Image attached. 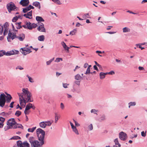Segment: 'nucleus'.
Returning a JSON list of instances; mask_svg holds the SVG:
<instances>
[{"instance_id":"4c0bfd02","label":"nucleus","mask_w":147,"mask_h":147,"mask_svg":"<svg viewBox=\"0 0 147 147\" xmlns=\"http://www.w3.org/2000/svg\"><path fill=\"white\" fill-rule=\"evenodd\" d=\"M26 76L28 78L29 81L31 83H32L34 82V80L32 78L30 77V76H29L28 75H27Z\"/></svg>"},{"instance_id":"2f4dec72","label":"nucleus","mask_w":147,"mask_h":147,"mask_svg":"<svg viewBox=\"0 0 147 147\" xmlns=\"http://www.w3.org/2000/svg\"><path fill=\"white\" fill-rule=\"evenodd\" d=\"M82 18H90V17L88 13H86L84 14L82 16Z\"/></svg>"},{"instance_id":"a18cd8bd","label":"nucleus","mask_w":147,"mask_h":147,"mask_svg":"<svg viewBox=\"0 0 147 147\" xmlns=\"http://www.w3.org/2000/svg\"><path fill=\"white\" fill-rule=\"evenodd\" d=\"M136 104L135 102H131L129 103V108L130 106H134L136 105Z\"/></svg>"},{"instance_id":"20e7f679","label":"nucleus","mask_w":147,"mask_h":147,"mask_svg":"<svg viewBox=\"0 0 147 147\" xmlns=\"http://www.w3.org/2000/svg\"><path fill=\"white\" fill-rule=\"evenodd\" d=\"M16 122L14 118H11L8 120L7 122V129L14 128Z\"/></svg>"},{"instance_id":"5701e85b","label":"nucleus","mask_w":147,"mask_h":147,"mask_svg":"<svg viewBox=\"0 0 147 147\" xmlns=\"http://www.w3.org/2000/svg\"><path fill=\"white\" fill-rule=\"evenodd\" d=\"M14 129H16L17 128H22L23 127V126L21 124H18L16 122L15 126H14Z\"/></svg>"},{"instance_id":"680f3d73","label":"nucleus","mask_w":147,"mask_h":147,"mask_svg":"<svg viewBox=\"0 0 147 147\" xmlns=\"http://www.w3.org/2000/svg\"><path fill=\"white\" fill-rule=\"evenodd\" d=\"M26 14H29L30 17H32V11H30L27 13Z\"/></svg>"},{"instance_id":"f704fd0d","label":"nucleus","mask_w":147,"mask_h":147,"mask_svg":"<svg viewBox=\"0 0 147 147\" xmlns=\"http://www.w3.org/2000/svg\"><path fill=\"white\" fill-rule=\"evenodd\" d=\"M23 16L26 17V18L31 19L32 18V17H30L29 14H24L23 15Z\"/></svg>"},{"instance_id":"338daca9","label":"nucleus","mask_w":147,"mask_h":147,"mask_svg":"<svg viewBox=\"0 0 147 147\" xmlns=\"http://www.w3.org/2000/svg\"><path fill=\"white\" fill-rule=\"evenodd\" d=\"M94 69L95 70H96L97 71H98V69L97 67V66L96 65H94L93 66Z\"/></svg>"},{"instance_id":"e433bc0d","label":"nucleus","mask_w":147,"mask_h":147,"mask_svg":"<svg viewBox=\"0 0 147 147\" xmlns=\"http://www.w3.org/2000/svg\"><path fill=\"white\" fill-rule=\"evenodd\" d=\"M54 57H53L52 59H51L50 60L47 61L46 64L47 65H49L50 64L51 62L54 60Z\"/></svg>"},{"instance_id":"3c124183","label":"nucleus","mask_w":147,"mask_h":147,"mask_svg":"<svg viewBox=\"0 0 147 147\" xmlns=\"http://www.w3.org/2000/svg\"><path fill=\"white\" fill-rule=\"evenodd\" d=\"M5 102H0V107H3L5 105Z\"/></svg>"},{"instance_id":"2eb2a0df","label":"nucleus","mask_w":147,"mask_h":147,"mask_svg":"<svg viewBox=\"0 0 147 147\" xmlns=\"http://www.w3.org/2000/svg\"><path fill=\"white\" fill-rule=\"evenodd\" d=\"M61 44L63 46V48L65 50H67V53H69V49L70 48L69 47L67 46L65 43L63 41L61 43Z\"/></svg>"},{"instance_id":"bb28decb","label":"nucleus","mask_w":147,"mask_h":147,"mask_svg":"<svg viewBox=\"0 0 147 147\" xmlns=\"http://www.w3.org/2000/svg\"><path fill=\"white\" fill-rule=\"evenodd\" d=\"M29 144L27 142H24L22 144V147H30Z\"/></svg>"},{"instance_id":"1a4fd4ad","label":"nucleus","mask_w":147,"mask_h":147,"mask_svg":"<svg viewBox=\"0 0 147 147\" xmlns=\"http://www.w3.org/2000/svg\"><path fill=\"white\" fill-rule=\"evenodd\" d=\"M120 139L123 140H125L127 137V134L124 132L121 131L119 134Z\"/></svg>"},{"instance_id":"473e14b6","label":"nucleus","mask_w":147,"mask_h":147,"mask_svg":"<svg viewBox=\"0 0 147 147\" xmlns=\"http://www.w3.org/2000/svg\"><path fill=\"white\" fill-rule=\"evenodd\" d=\"M36 127H33L32 128H28V130L29 132H33L34 131V130L36 129Z\"/></svg>"},{"instance_id":"0eeeda50","label":"nucleus","mask_w":147,"mask_h":147,"mask_svg":"<svg viewBox=\"0 0 147 147\" xmlns=\"http://www.w3.org/2000/svg\"><path fill=\"white\" fill-rule=\"evenodd\" d=\"M17 38V36L16 34L12 35V33H11L9 31L8 34V36L7 37V40L8 42H11V39L13 40V39L16 38Z\"/></svg>"},{"instance_id":"dca6fc26","label":"nucleus","mask_w":147,"mask_h":147,"mask_svg":"<svg viewBox=\"0 0 147 147\" xmlns=\"http://www.w3.org/2000/svg\"><path fill=\"white\" fill-rule=\"evenodd\" d=\"M32 5L36 7H38L39 9H40V5L39 2L38 1L34 2L32 3Z\"/></svg>"},{"instance_id":"f3484780","label":"nucleus","mask_w":147,"mask_h":147,"mask_svg":"<svg viewBox=\"0 0 147 147\" xmlns=\"http://www.w3.org/2000/svg\"><path fill=\"white\" fill-rule=\"evenodd\" d=\"M14 54L13 50H12L10 51H8L7 52H5V53H4V55L6 56H9L13 55Z\"/></svg>"},{"instance_id":"8fccbe9b","label":"nucleus","mask_w":147,"mask_h":147,"mask_svg":"<svg viewBox=\"0 0 147 147\" xmlns=\"http://www.w3.org/2000/svg\"><path fill=\"white\" fill-rule=\"evenodd\" d=\"M60 60H62V58H57L55 60V61L56 62H59Z\"/></svg>"},{"instance_id":"a211bd4d","label":"nucleus","mask_w":147,"mask_h":147,"mask_svg":"<svg viewBox=\"0 0 147 147\" xmlns=\"http://www.w3.org/2000/svg\"><path fill=\"white\" fill-rule=\"evenodd\" d=\"M36 19L38 22H44V20L41 17L39 16H36Z\"/></svg>"},{"instance_id":"c85d7f7f","label":"nucleus","mask_w":147,"mask_h":147,"mask_svg":"<svg viewBox=\"0 0 147 147\" xmlns=\"http://www.w3.org/2000/svg\"><path fill=\"white\" fill-rule=\"evenodd\" d=\"M45 122L46 124V127L47 125L48 126H51L53 123V121H45Z\"/></svg>"},{"instance_id":"f03ea898","label":"nucleus","mask_w":147,"mask_h":147,"mask_svg":"<svg viewBox=\"0 0 147 147\" xmlns=\"http://www.w3.org/2000/svg\"><path fill=\"white\" fill-rule=\"evenodd\" d=\"M27 89L23 88L22 93H18L19 97V101H33L30 95L31 93Z\"/></svg>"},{"instance_id":"39448f33","label":"nucleus","mask_w":147,"mask_h":147,"mask_svg":"<svg viewBox=\"0 0 147 147\" xmlns=\"http://www.w3.org/2000/svg\"><path fill=\"white\" fill-rule=\"evenodd\" d=\"M25 24L26 25H27V27H28V29L31 30L33 28H35L37 27V25L36 24L33 23H32L30 22H25Z\"/></svg>"},{"instance_id":"864d4df0","label":"nucleus","mask_w":147,"mask_h":147,"mask_svg":"<svg viewBox=\"0 0 147 147\" xmlns=\"http://www.w3.org/2000/svg\"><path fill=\"white\" fill-rule=\"evenodd\" d=\"M141 135L142 136L145 137L146 135V131L145 132L144 131L141 132Z\"/></svg>"},{"instance_id":"6e6d98bb","label":"nucleus","mask_w":147,"mask_h":147,"mask_svg":"<svg viewBox=\"0 0 147 147\" xmlns=\"http://www.w3.org/2000/svg\"><path fill=\"white\" fill-rule=\"evenodd\" d=\"M8 33V30L4 29V30L3 32V35L4 36L6 35Z\"/></svg>"},{"instance_id":"774afa93","label":"nucleus","mask_w":147,"mask_h":147,"mask_svg":"<svg viewBox=\"0 0 147 147\" xmlns=\"http://www.w3.org/2000/svg\"><path fill=\"white\" fill-rule=\"evenodd\" d=\"M28 111V110H26V109H25L24 112L25 115L28 114H29V112Z\"/></svg>"},{"instance_id":"79ce46f5","label":"nucleus","mask_w":147,"mask_h":147,"mask_svg":"<svg viewBox=\"0 0 147 147\" xmlns=\"http://www.w3.org/2000/svg\"><path fill=\"white\" fill-rule=\"evenodd\" d=\"M5 53V51L4 50H2L0 51V57H2L4 55V53Z\"/></svg>"},{"instance_id":"09e8293b","label":"nucleus","mask_w":147,"mask_h":147,"mask_svg":"<svg viewBox=\"0 0 147 147\" xmlns=\"http://www.w3.org/2000/svg\"><path fill=\"white\" fill-rule=\"evenodd\" d=\"M16 69H19L20 70H21L23 69H24V68L22 67H21V66L19 65L16 67Z\"/></svg>"},{"instance_id":"ddd939ff","label":"nucleus","mask_w":147,"mask_h":147,"mask_svg":"<svg viewBox=\"0 0 147 147\" xmlns=\"http://www.w3.org/2000/svg\"><path fill=\"white\" fill-rule=\"evenodd\" d=\"M25 37V34L22 33L20 34L19 36H17V38H18L20 41H23L24 40Z\"/></svg>"},{"instance_id":"13d9d810","label":"nucleus","mask_w":147,"mask_h":147,"mask_svg":"<svg viewBox=\"0 0 147 147\" xmlns=\"http://www.w3.org/2000/svg\"><path fill=\"white\" fill-rule=\"evenodd\" d=\"M60 107L62 109H63L65 107L64 104L62 102L60 104Z\"/></svg>"},{"instance_id":"6e6552de","label":"nucleus","mask_w":147,"mask_h":147,"mask_svg":"<svg viewBox=\"0 0 147 147\" xmlns=\"http://www.w3.org/2000/svg\"><path fill=\"white\" fill-rule=\"evenodd\" d=\"M21 52L22 54L24 55H26L27 53H26L27 52H29V53L31 52V51H30V48L26 47H24L23 48H21L20 49Z\"/></svg>"},{"instance_id":"9d476101","label":"nucleus","mask_w":147,"mask_h":147,"mask_svg":"<svg viewBox=\"0 0 147 147\" xmlns=\"http://www.w3.org/2000/svg\"><path fill=\"white\" fill-rule=\"evenodd\" d=\"M39 26L37 28V30L41 32H46V30L44 28V25L43 23H40L39 24Z\"/></svg>"},{"instance_id":"7ed1b4c3","label":"nucleus","mask_w":147,"mask_h":147,"mask_svg":"<svg viewBox=\"0 0 147 147\" xmlns=\"http://www.w3.org/2000/svg\"><path fill=\"white\" fill-rule=\"evenodd\" d=\"M12 98L10 94L6 96L4 93L0 94V101H10Z\"/></svg>"},{"instance_id":"bf43d9fd","label":"nucleus","mask_w":147,"mask_h":147,"mask_svg":"<svg viewBox=\"0 0 147 147\" xmlns=\"http://www.w3.org/2000/svg\"><path fill=\"white\" fill-rule=\"evenodd\" d=\"M73 120L75 123V125H76L77 126H79L80 125V124H79L76 121L74 120Z\"/></svg>"},{"instance_id":"7c9ffc66","label":"nucleus","mask_w":147,"mask_h":147,"mask_svg":"<svg viewBox=\"0 0 147 147\" xmlns=\"http://www.w3.org/2000/svg\"><path fill=\"white\" fill-rule=\"evenodd\" d=\"M17 146L18 147H22L23 143L21 141H18L17 142Z\"/></svg>"},{"instance_id":"f257e3e1","label":"nucleus","mask_w":147,"mask_h":147,"mask_svg":"<svg viewBox=\"0 0 147 147\" xmlns=\"http://www.w3.org/2000/svg\"><path fill=\"white\" fill-rule=\"evenodd\" d=\"M36 134L40 142L35 140L33 137H31L29 139V141L31 144V147H42L44 144L45 132L42 129L38 128L36 130Z\"/></svg>"},{"instance_id":"6ab92c4d","label":"nucleus","mask_w":147,"mask_h":147,"mask_svg":"<svg viewBox=\"0 0 147 147\" xmlns=\"http://www.w3.org/2000/svg\"><path fill=\"white\" fill-rule=\"evenodd\" d=\"M107 74L106 73L100 72V78L101 79H102L104 78L105 77V75Z\"/></svg>"},{"instance_id":"69168bd1","label":"nucleus","mask_w":147,"mask_h":147,"mask_svg":"<svg viewBox=\"0 0 147 147\" xmlns=\"http://www.w3.org/2000/svg\"><path fill=\"white\" fill-rule=\"evenodd\" d=\"M138 69L140 70H144V68L142 67L139 66L138 67Z\"/></svg>"},{"instance_id":"a19ab883","label":"nucleus","mask_w":147,"mask_h":147,"mask_svg":"<svg viewBox=\"0 0 147 147\" xmlns=\"http://www.w3.org/2000/svg\"><path fill=\"white\" fill-rule=\"evenodd\" d=\"M4 29H7L8 30V27L9 26V24L7 22H6L4 24Z\"/></svg>"},{"instance_id":"de8ad7c7","label":"nucleus","mask_w":147,"mask_h":147,"mask_svg":"<svg viewBox=\"0 0 147 147\" xmlns=\"http://www.w3.org/2000/svg\"><path fill=\"white\" fill-rule=\"evenodd\" d=\"M18 16H16L13 18L12 19V21L13 22H15L18 20Z\"/></svg>"},{"instance_id":"5fc2aeb1","label":"nucleus","mask_w":147,"mask_h":147,"mask_svg":"<svg viewBox=\"0 0 147 147\" xmlns=\"http://www.w3.org/2000/svg\"><path fill=\"white\" fill-rule=\"evenodd\" d=\"M69 85V84L66 83H63V87L65 88H66L67 87V86Z\"/></svg>"},{"instance_id":"423d86ee","label":"nucleus","mask_w":147,"mask_h":147,"mask_svg":"<svg viewBox=\"0 0 147 147\" xmlns=\"http://www.w3.org/2000/svg\"><path fill=\"white\" fill-rule=\"evenodd\" d=\"M7 8L9 12H10L11 11L14 10L16 8L14 4L11 2L7 4Z\"/></svg>"},{"instance_id":"e2e57ef3","label":"nucleus","mask_w":147,"mask_h":147,"mask_svg":"<svg viewBox=\"0 0 147 147\" xmlns=\"http://www.w3.org/2000/svg\"><path fill=\"white\" fill-rule=\"evenodd\" d=\"M98 111V110H96L94 109H92L91 110V112L92 113H96V112H97Z\"/></svg>"},{"instance_id":"ea45409f","label":"nucleus","mask_w":147,"mask_h":147,"mask_svg":"<svg viewBox=\"0 0 147 147\" xmlns=\"http://www.w3.org/2000/svg\"><path fill=\"white\" fill-rule=\"evenodd\" d=\"M114 141L115 143V145H118L119 147L121 146V145L119 143L117 138L115 139Z\"/></svg>"},{"instance_id":"9b49d317","label":"nucleus","mask_w":147,"mask_h":147,"mask_svg":"<svg viewBox=\"0 0 147 147\" xmlns=\"http://www.w3.org/2000/svg\"><path fill=\"white\" fill-rule=\"evenodd\" d=\"M29 0H21L20 2V4L23 7L26 6L29 4Z\"/></svg>"},{"instance_id":"4468645a","label":"nucleus","mask_w":147,"mask_h":147,"mask_svg":"<svg viewBox=\"0 0 147 147\" xmlns=\"http://www.w3.org/2000/svg\"><path fill=\"white\" fill-rule=\"evenodd\" d=\"M31 108H32L33 109H34L35 107L34 105H32L31 104L29 103L26 106L25 109L28 110Z\"/></svg>"},{"instance_id":"c9c22d12","label":"nucleus","mask_w":147,"mask_h":147,"mask_svg":"<svg viewBox=\"0 0 147 147\" xmlns=\"http://www.w3.org/2000/svg\"><path fill=\"white\" fill-rule=\"evenodd\" d=\"M54 2L56 3L57 4L61 5L62 3L59 0H51Z\"/></svg>"},{"instance_id":"37998d69","label":"nucleus","mask_w":147,"mask_h":147,"mask_svg":"<svg viewBox=\"0 0 147 147\" xmlns=\"http://www.w3.org/2000/svg\"><path fill=\"white\" fill-rule=\"evenodd\" d=\"M92 74V73L90 72V68H89V67H88L87 70L85 73V74Z\"/></svg>"},{"instance_id":"f8f14e48","label":"nucleus","mask_w":147,"mask_h":147,"mask_svg":"<svg viewBox=\"0 0 147 147\" xmlns=\"http://www.w3.org/2000/svg\"><path fill=\"white\" fill-rule=\"evenodd\" d=\"M5 119L1 117H0V128H2L4 126V122Z\"/></svg>"},{"instance_id":"4d7b16f0","label":"nucleus","mask_w":147,"mask_h":147,"mask_svg":"<svg viewBox=\"0 0 147 147\" xmlns=\"http://www.w3.org/2000/svg\"><path fill=\"white\" fill-rule=\"evenodd\" d=\"M107 74H109L111 75H113L115 74V72L113 71H111L109 72H106Z\"/></svg>"},{"instance_id":"72a5a7b5","label":"nucleus","mask_w":147,"mask_h":147,"mask_svg":"<svg viewBox=\"0 0 147 147\" xmlns=\"http://www.w3.org/2000/svg\"><path fill=\"white\" fill-rule=\"evenodd\" d=\"M20 102V105L22 107H24L26 105V102Z\"/></svg>"},{"instance_id":"58836bf2","label":"nucleus","mask_w":147,"mask_h":147,"mask_svg":"<svg viewBox=\"0 0 147 147\" xmlns=\"http://www.w3.org/2000/svg\"><path fill=\"white\" fill-rule=\"evenodd\" d=\"M21 114V112L19 111H17L15 113V115L17 117H19Z\"/></svg>"},{"instance_id":"0e129e2a","label":"nucleus","mask_w":147,"mask_h":147,"mask_svg":"<svg viewBox=\"0 0 147 147\" xmlns=\"http://www.w3.org/2000/svg\"><path fill=\"white\" fill-rule=\"evenodd\" d=\"M16 25L17 26H16V28L18 29H20L22 28V26L21 25H18V24Z\"/></svg>"},{"instance_id":"b1692460","label":"nucleus","mask_w":147,"mask_h":147,"mask_svg":"<svg viewBox=\"0 0 147 147\" xmlns=\"http://www.w3.org/2000/svg\"><path fill=\"white\" fill-rule=\"evenodd\" d=\"M77 29L76 28L74 29L73 30L70 32L69 34L71 35H75L77 32Z\"/></svg>"},{"instance_id":"aec40b11","label":"nucleus","mask_w":147,"mask_h":147,"mask_svg":"<svg viewBox=\"0 0 147 147\" xmlns=\"http://www.w3.org/2000/svg\"><path fill=\"white\" fill-rule=\"evenodd\" d=\"M39 126L40 127L42 128H45L46 127V124L45 121H42L39 123Z\"/></svg>"},{"instance_id":"49530a36","label":"nucleus","mask_w":147,"mask_h":147,"mask_svg":"<svg viewBox=\"0 0 147 147\" xmlns=\"http://www.w3.org/2000/svg\"><path fill=\"white\" fill-rule=\"evenodd\" d=\"M88 128L90 130H92L93 129V126L92 124H91L90 125H89L88 126Z\"/></svg>"},{"instance_id":"a878e982","label":"nucleus","mask_w":147,"mask_h":147,"mask_svg":"<svg viewBox=\"0 0 147 147\" xmlns=\"http://www.w3.org/2000/svg\"><path fill=\"white\" fill-rule=\"evenodd\" d=\"M123 32H130V29L127 27H125L123 29Z\"/></svg>"},{"instance_id":"c03bdc74","label":"nucleus","mask_w":147,"mask_h":147,"mask_svg":"<svg viewBox=\"0 0 147 147\" xmlns=\"http://www.w3.org/2000/svg\"><path fill=\"white\" fill-rule=\"evenodd\" d=\"M3 26L0 25V34H2L3 32Z\"/></svg>"},{"instance_id":"c756f323","label":"nucleus","mask_w":147,"mask_h":147,"mask_svg":"<svg viewBox=\"0 0 147 147\" xmlns=\"http://www.w3.org/2000/svg\"><path fill=\"white\" fill-rule=\"evenodd\" d=\"M72 129H73V131L76 133V134L77 135L79 134L78 130L76 127H74L73 128H72Z\"/></svg>"},{"instance_id":"393cba45","label":"nucleus","mask_w":147,"mask_h":147,"mask_svg":"<svg viewBox=\"0 0 147 147\" xmlns=\"http://www.w3.org/2000/svg\"><path fill=\"white\" fill-rule=\"evenodd\" d=\"M30 9L29 6L26 7V8H23V12L24 13H26L28 11H30Z\"/></svg>"},{"instance_id":"412c9836","label":"nucleus","mask_w":147,"mask_h":147,"mask_svg":"<svg viewBox=\"0 0 147 147\" xmlns=\"http://www.w3.org/2000/svg\"><path fill=\"white\" fill-rule=\"evenodd\" d=\"M75 79L76 80H80L83 79L82 77L80 75L78 74L76 75L75 76Z\"/></svg>"},{"instance_id":"cd10ccee","label":"nucleus","mask_w":147,"mask_h":147,"mask_svg":"<svg viewBox=\"0 0 147 147\" xmlns=\"http://www.w3.org/2000/svg\"><path fill=\"white\" fill-rule=\"evenodd\" d=\"M60 116H58L57 114V113H55V123H56L58 120V119L60 118Z\"/></svg>"},{"instance_id":"052dcab7","label":"nucleus","mask_w":147,"mask_h":147,"mask_svg":"<svg viewBox=\"0 0 147 147\" xmlns=\"http://www.w3.org/2000/svg\"><path fill=\"white\" fill-rule=\"evenodd\" d=\"M19 53V51H18L15 50L14 51H13V55L15 54H18Z\"/></svg>"},{"instance_id":"4be33fe9","label":"nucleus","mask_w":147,"mask_h":147,"mask_svg":"<svg viewBox=\"0 0 147 147\" xmlns=\"http://www.w3.org/2000/svg\"><path fill=\"white\" fill-rule=\"evenodd\" d=\"M38 40L41 41H43L45 39L44 35H42L39 36L38 38Z\"/></svg>"},{"instance_id":"603ef678","label":"nucleus","mask_w":147,"mask_h":147,"mask_svg":"<svg viewBox=\"0 0 147 147\" xmlns=\"http://www.w3.org/2000/svg\"><path fill=\"white\" fill-rule=\"evenodd\" d=\"M12 138L14 140H18L20 139V138L18 136H15L13 137Z\"/></svg>"}]
</instances>
